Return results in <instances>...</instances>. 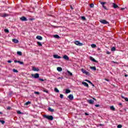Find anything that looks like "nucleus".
Segmentation results:
<instances>
[{
  "mask_svg": "<svg viewBox=\"0 0 128 128\" xmlns=\"http://www.w3.org/2000/svg\"><path fill=\"white\" fill-rule=\"evenodd\" d=\"M7 110H10V107H8Z\"/></svg>",
  "mask_w": 128,
  "mask_h": 128,
  "instance_id": "obj_54",
  "label": "nucleus"
},
{
  "mask_svg": "<svg viewBox=\"0 0 128 128\" xmlns=\"http://www.w3.org/2000/svg\"><path fill=\"white\" fill-rule=\"evenodd\" d=\"M68 98L70 100H74V95L70 94L68 96Z\"/></svg>",
  "mask_w": 128,
  "mask_h": 128,
  "instance_id": "obj_9",
  "label": "nucleus"
},
{
  "mask_svg": "<svg viewBox=\"0 0 128 128\" xmlns=\"http://www.w3.org/2000/svg\"><path fill=\"white\" fill-rule=\"evenodd\" d=\"M17 54H18V56H22V52L18 51L17 52Z\"/></svg>",
  "mask_w": 128,
  "mask_h": 128,
  "instance_id": "obj_24",
  "label": "nucleus"
},
{
  "mask_svg": "<svg viewBox=\"0 0 128 128\" xmlns=\"http://www.w3.org/2000/svg\"><path fill=\"white\" fill-rule=\"evenodd\" d=\"M20 20H22V22H26L28 19H26V18L23 16L20 18Z\"/></svg>",
  "mask_w": 128,
  "mask_h": 128,
  "instance_id": "obj_7",
  "label": "nucleus"
},
{
  "mask_svg": "<svg viewBox=\"0 0 128 128\" xmlns=\"http://www.w3.org/2000/svg\"><path fill=\"white\" fill-rule=\"evenodd\" d=\"M60 78H62L58 77V80H60Z\"/></svg>",
  "mask_w": 128,
  "mask_h": 128,
  "instance_id": "obj_53",
  "label": "nucleus"
},
{
  "mask_svg": "<svg viewBox=\"0 0 128 128\" xmlns=\"http://www.w3.org/2000/svg\"><path fill=\"white\" fill-rule=\"evenodd\" d=\"M57 70H58V72H62V68L60 67H58Z\"/></svg>",
  "mask_w": 128,
  "mask_h": 128,
  "instance_id": "obj_23",
  "label": "nucleus"
},
{
  "mask_svg": "<svg viewBox=\"0 0 128 128\" xmlns=\"http://www.w3.org/2000/svg\"><path fill=\"white\" fill-rule=\"evenodd\" d=\"M74 44H76V46H84V44L82 43H80L79 41L76 40V41Z\"/></svg>",
  "mask_w": 128,
  "mask_h": 128,
  "instance_id": "obj_5",
  "label": "nucleus"
},
{
  "mask_svg": "<svg viewBox=\"0 0 128 128\" xmlns=\"http://www.w3.org/2000/svg\"><path fill=\"white\" fill-rule=\"evenodd\" d=\"M54 38H60V36L58 34H55L54 35Z\"/></svg>",
  "mask_w": 128,
  "mask_h": 128,
  "instance_id": "obj_28",
  "label": "nucleus"
},
{
  "mask_svg": "<svg viewBox=\"0 0 128 128\" xmlns=\"http://www.w3.org/2000/svg\"><path fill=\"white\" fill-rule=\"evenodd\" d=\"M54 90L56 92H60V90L58 89V88H54Z\"/></svg>",
  "mask_w": 128,
  "mask_h": 128,
  "instance_id": "obj_26",
  "label": "nucleus"
},
{
  "mask_svg": "<svg viewBox=\"0 0 128 128\" xmlns=\"http://www.w3.org/2000/svg\"><path fill=\"white\" fill-rule=\"evenodd\" d=\"M4 32H6L7 34H8V32H10V30H8V29H4Z\"/></svg>",
  "mask_w": 128,
  "mask_h": 128,
  "instance_id": "obj_30",
  "label": "nucleus"
},
{
  "mask_svg": "<svg viewBox=\"0 0 128 128\" xmlns=\"http://www.w3.org/2000/svg\"><path fill=\"white\" fill-rule=\"evenodd\" d=\"M14 62L15 64H16V62H18V64H24V62H20V61H19V60H14Z\"/></svg>",
  "mask_w": 128,
  "mask_h": 128,
  "instance_id": "obj_10",
  "label": "nucleus"
},
{
  "mask_svg": "<svg viewBox=\"0 0 128 128\" xmlns=\"http://www.w3.org/2000/svg\"><path fill=\"white\" fill-rule=\"evenodd\" d=\"M30 20H32V19L31 18Z\"/></svg>",
  "mask_w": 128,
  "mask_h": 128,
  "instance_id": "obj_62",
  "label": "nucleus"
},
{
  "mask_svg": "<svg viewBox=\"0 0 128 128\" xmlns=\"http://www.w3.org/2000/svg\"><path fill=\"white\" fill-rule=\"evenodd\" d=\"M106 54H110V52H108V51H107V52H106Z\"/></svg>",
  "mask_w": 128,
  "mask_h": 128,
  "instance_id": "obj_44",
  "label": "nucleus"
},
{
  "mask_svg": "<svg viewBox=\"0 0 128 128\" xmlns=\"http://www.w3.org/2000/svg\"><path fill=\"white\" fill-rule=\"evenodd\" d=\"M110 110H113V112H114V110H116V108H114V107L112 106H110Z\"/></svg>",
  "mask_w": 128,
  "mask_h": 128,
  "instance_id": "obj_20",
  "label": "nucleus"
},
{
  "mask_svg": "<svg viewBox=\"0 0 128 128\" xmlns=\"http://www.w3.org/2000/svg\"><path fill=\"white\" fill-rule=\"evenodd\" d=\"M114 62V64H116V62Z\"/></svg>",
  "mask_w": 128,
  "mask_h": 128,
  "instance_id": "obj_59",
  "label": "nucleus"
},
{
  "mask_svg": "<svg viewBox=\"0 0 128 128\" xmlns=\"http://www.w3.org/2000/svg\"><path fill=\"white\" fill-rule=\"evenodd\" d=\"M7 62H8V64H10V62H12V61L10 60H8Z\"/></svg>",
  "mask_w": 128,
  "mask_h": 128,
  "instance_id": "obj_48",
  "label": "nucleus"
},
{
  "mask_svg": "<svg viewBox=\"0 0 128 128\" xmlns=\"http://www.w3.org/2000/svg\"><path fill=\"white\" fill-rule=\"evenodd\" d=\"M94 4H90V8H94Z\"/></svg>",
  "mask_w": 128,
  "mask_h": 128,
  "instance_id": "obj_41",
  "label": "nucleus"
},
{
  "mask_svg": "<svg viewBox=\"0 0 128 128\" xmlns=\"http://www.w3.org/2000/svg\"><path fill=\"white\" fill-rule=\"evenodd\" d=\"M93 100H96V98H93Z\"/></svg>",
  "mask_w": 128,
  "mask_h": 128,
  "instance_id": "obj_58",
  "label": "nucleus"
},
{
  "mask_svg": "<svg viewBox=\"0 0 128 128\" xmlns=\"http://www.w3.org/2000/svg\"><path fill=\"white\" fill-rule=\"evenodd\" d=\"M17 114H22V112L20 110L17 111Z\"/></svg>",
  "mask_w": 128,
  "mask_h": 128,
  "instance_id": "obj_37",
  "label": "nucleus"
},
{
  "mask_svg": "<svg viewBox=\"0 0 128 128\" xmlns=\"http://www.w3.org/2000/svg\"><path fill=\"white\" fill-rule=\"evenodd\" d=\"M53 58H62V57L60 56H58V54L54 55Z\"/></svg>",
  "mask_w": 128,
  "mask_h": 128,
  "instance_id": "obj_12",
  "label": "nucleus"
},
{
  "mask_svg": "<svg viewBox=\"0 0 128 128\" xmlns=\"http://www.w3.org/2000/svg\"><path fill=\"white\" fill-rule=\"evenodd\" d=\"M67 72H68V74L70 76H72V73L68 71Z\"/></svg>",
  "mask_w": 128,
  "mask_h": 128,
  "instance_id": "obj_34",
  "label": "nucleus"
},
{
  "mask_svg": "<svg viewBox=\"0 0 128 128\" xmlns=\"http://www.w3.org/2000/svg\"><path fill=\"white\" fill-rule=\"evenodd\" d=\"M34 94H40V92H35Z\"/></svg>",
  "mask_w": 128,
  "mask_h": 128,
  "instance_id": "obj_43",
  "label": "nucleus"
},
{
  "mask_svg": "<svg viewBox=\"0 0 128 128\" xmlns=\"http://www.w3.org/2000/svg\"><path fill=\"white\" fill-rule=\"evenodd\" d=\"M85 82H88L89 84H92V82H90V80H86Z\"/></svg>",
  "mask_w": 128,
  "mask_h": 128,
  "instance_id": "obj_39",
  "label": "nucleus"
},
{
  "mask_svg": "<svg viewBox=\"0 0 128 128\" xmlns=\"http://www.w3.org/2000/svg\"><path fill=\"white\" fill-rule=\"evenodd\" d=\"M33 70L34 72H38V70H40V69H38V68H36L35 67H34Z\"/></svg>",
  "mask_w": 128,
  "mask_h": 128,
  "instance_id": "obj_21",
  "label": "nucleus"
},
{
  "mask_svg": "<svg viewBox=\"0 0 128 128\" xmlns=\"http://www.w3.org/2000/svg\"><path fill=\"white\" fill-rule=\"evenodd\" d=\"M124 10V8H121V10Z\"/></svg>",
  "mask_w": 128,
  "mask_h": 128,
  "instance_id": "obj_55",
  "label": "nucleus"
},
{
  "mask_svg": "<svg viewBox=\"0 0 128 128\" xmlns=\"http://www.w3.org/2000/svg\"><path fill=\"white\" fill-rule=\"evenodd\" d=\"M82 84H83L84 86H86V88H88V84L86 82H82Z\"/></svg>",
  "mask_w": 128,
  "mask_h": 128,
  "instance_id": "obj_18",
  "label": "nucleus"
},
{
  "mask_svg": "<svg viewBox=\"0 0 128 128\" xmlns=\"http://www.w3.org/2000/svg\"><path fill=\"white\" fill-rule=\"evenodd\" d=\"M95 106H96V108H98V106H100V104H96V105H95Z\"/></svg>",
  "mask_w": 128,
  "mask_h": 128,
  "instance_id": "obj_47",
  "label": "nucleus"
},
{
  "mask_svg": "<svg viewBox=\"0 0 128 128\" xmlns=\"http://www.w3.org/2000/svg\"><path fill=\"white\" fill-rule=\"evenodd\" d=\"M92 84V86H94V84H92H92Z\"/></svg>",
  "mask_w": 128,
  "mask_h": 128,
  "instance_id": "obj_52",
  "label": "nucleus"
},
{
  "mask_svg": "<svg viewBox=\"0 0 128 128\" xmlns=\"http://www.w3.org/2000/svg\"><path fill=\"white\" fill-rule=\"evenodd\" d=\"M117 128H122V124H118V126H117Z\"/></svg>",
  "mask_w": 128,
  "mask_h": 128,
  "instance_id": "obj_38",
  "label": "nucleus"
},
{
  "mask_svg": "<svg viewBox=\"0 0 128 128\" xmlns=\"http://www.w3.org/2000/svg\"><path fill=\"white\" fill-rule=\"evenodd\" d=\"M111 50H112V52H114V50H116V48H115V47H112V48H111Z\"/></svg>",
  "mask_w": 128,
  "mask_h": 128,
  "instance_id": "obj_35",
  "label": "nucleus"
},
{
  "mask_svg": "<svg viewBox=\"0 0 128 128\" xmlns=\"http://www.w3.org/2000/svg\"><path fill=\"white\" fill-rule=\"evenodd\" d=\"M112 6L114 8H118V6L116 5L115 3H112Z\"/></svg>",
  "mask_w": 128,
  "mask_h": 128,
  "instance_id": "obj_14",
  "label": "nucleus"
},
{
  "mask_svg": "<svg viewBox=\"0 0 128 128\" xmlns=\"http://www.w3.org/2000/svg\"><path fill=\"white\" fill-rule=\"evenodd\" d=\"M2 114V112H0V114Z\"/></svg>",
  "mask_w": 128,
  "mask_h": 128,
  "instance_id": "obj_61",
  "label": "nucleus"
},
{
  "mask_svg": "<svg viewBox=\"0 0 128 128\" xmlns=\"http://www.w3.org/2000/svg\"><path fill=\"white\" fill-rule=\"evenodd\" d=\"M43 116L44 118L48 120H54V116H52L44 115Z\"/></svg>",
  "mask_w": 128,
  "mask_h": 128,
  "instance_id": "obj_1",
  "label": "nucleus"
},
{
  "mask_svg": "<svg viewBox=\"0 0 128 128\" xmlns=\"http://www.w3.org/2000/svg\"><path fill=\"white\" fill-rule=\"evenodd\" d=\"M106 2H101L100 4H102V8H104V10H108V8H106V6H105V4H106Z\"/></svg>",
  "mask_w": 128,
  "mask_h": 128,
  "instance_id": "obj_6",
  "label": "nucleus"
},
{
  "mask_svg": "<svg viewBox=\"0 0 128 128\" xmlns=\"http://www.w3.org/2000/svg\"><path fill=\"white\" fill-rule=\"evenodd\" d=\"M12 42H14L15 44L18 43V40L16 39H12Z\"/></svg>",
  "mask_w": 128,
  "mask_h": 128,
  "instance_id": "obj_19",
  "label": "nucleus"
},
{
  "mask_svg": "<svg viewBox=\"0 0 128 128\" xmlns=\"http://www.w3.org/2000/svg\"><path fill=\"white\" fill-rule=\"evenodd\" d=\"M60 98H64V95H63L62 94H60Z\"/></svg>",
  "mask_w": 128,
  "mask_h": 128,
  "instance_id": "obj_42",
  "label": "nucleus"
},
{
  "mask_svg": "<svg viewBox=\"0 0 128 128\" xmlns=\"http://www.w3.org/2000/svg\"><path fill=\"white\" fill-rule=\"evenodd\" d=\"M124 76H126H126H128V75L126 74L124 75Z\"/></svg>",
  "mask_w": 128,
  "mask_h": 128,
  "instance_id": "obj_56",
  "label": "nucleus"
},
{
  "mask_svg": "<svg viewBox=\"0 0 128 128\" xmlns=\"http://www.w3.org/2000/svg\"><path fill=\"white\" fill-rule=\"evenodd\" d=\"M14 72H18V71L16 69H13Z\"/></svg>",
  "mask_w": 128,
  "mask_h": 128,
  "instance_id": "obj_40",
  "label": "nucleus"
},
{
  "mask_svg": "<svg viewBox=\"0 0 128 128\" xmlns=\"http://www.w3.org/2000/svg\"><path fill=\"white\" fill-rule=\"evenodd\" d=\"M122 103L119 104V106H122Z\"/></svg>",
  "mask_w": 128,
  "mask_h": 128,
  "instance_id": "obj_57",
  "label": "nucleus"
},
{
  "mask_svg": "<svg viewBox=\"0 0 128 128\" xmlns=\"http://www.w3.org/2000/svg\"><path fill=\"white\" fill-rule=\"evenodd\" d=\"M81 18L82 20H86V17L84 16H82L81 17Z\"/></svg>",
  "mask_w": 128,
  "mask_h": 128,
  "instance_id": "obj_33",
  "label": "nucleus"
},
{
  "mask_svg": "<svg viewBox=\"0 0 128 128\" xmlns=\"http://www.w3.org/2000/svg\"><path fill=\"white\" fill-rule=\"evenodd\" d=\"M43 92H46V94H48V91L46 89H44Z\"/></svg>",
  "mask_w": 128,
  "mask_h": 128,
  "instance_id": "obj_36",
  "label": "nucleus"
},
{
  "mask_svg": "<svg viewBox=\"0 0 128 128\" xmlns=\"http://www.w3.org/2000/svg\"><path fill=\"white\" fill-rule=\"evenodd\" d=\"M91 46H92V48H96V44H91Z\"/></svg>",
  "mask_w": 128,
  "mask_h": 128,
  "instance_id": "obj_31",
  "label": "nucleus"
},
{
  "mask_svg": "<svg viewBox=\"0 0 128 128\" xmlns=\"http://www.w3.org/2000/svg\"><path fill=\"white\" fill-rule=\"evenodd\" d=\"M100 126H102V124H100Z\"/></svg>",
  "mask_w": 128,
  "mask_h": 128,
  "instance_id": "obj_60",
  "label": "nucleus"
},
{
  "mask_svg": "<svg viewBox=\"0 0 128 128\" xmlns=\"http://www.w3.org/2000/svg\"><path fill=\"white\" fill-rule=\"evenodd\" d=\"M81 71L82 72V74H86V76H90V72H86L84 69L82 68Z\"/></svg>",
  "mask_w": 128,
  "mask_h": 128,
  "instance_id": "obj_3",
  "label": "nucleus"
},
{
  "mask_svg": "<svg viewBox=\"0 0 128 128\" xmlns=\"http://www.w3.org/2000/svg\"><path fill=\"white\" fill-rule=\"evenodd\" d=\"M63 58H64V60H70V58H68V56L66 55H64L63 56Z\"/></svg>",
  "mask_w": 128,
  "mask_h": 128,
  "instance_id": "obj_11",
  "label": "nucleus"
},
{
  "mask_svg": "<svg viewBox=\"0 0 128 128\" xmlns=\"http://www.w3.org/2000/svg\"><path fill=\"white\" fill-rule=\"evenodd\" d=\"M48 110L49 112H54V110L52 108L50 107H49V108H48Z\"/></svg>",
  "mask_w": 128,
  "mask_h": 128,
  "instance_id": "obj_17",
  "label": "nucleus"
},
{
  "mask_svg": "<svg viewBox=\"0 0 128 128\" xmlns=\"http://www.w3.org/2000/svg\"><path fill=\"white\" fill-rule=\"evenodd\" d=\"M84 114L85 116H88L89 114L88 113L85 112Z\"/></svg>",
  "mask_w": 128,
  "mask_h": 128,
  "instance_id": "obj_50",
  "label": "nucleus"
},
{
  "mask_svg": "<svg viewBox=\"0 0 128 128\" xmlns=\"http://www.w3.org/2000/svg\"><path fill=\"white\" fill-rule=\"evenodd\" d=\"M90 60H92V62H98V61L96 60V59L90 56Z\"/></svg>",
  "mask_w": 128,
  "mask_h": 128,
  "instance_id": "obj_13",
  "label": "nucleus"
},
{
  "mask_svg": "<svg viewBox=\"0 0 128 128\" xmlns=\"http://www.w3.org/2000/svg\"><path fill=\"white\" fill-rule=\"evenodd\" d=\"M8 14L4 13L2 15H0L2 18H6V16H8Z\"/></svg>",
  "mask_w": 128,
  "mask_h": 128,
  "instance_id": "obj_15",
  "label": "nucleus"
},
{
  "mask_svg": "<svg viewBox=\"0 0 128 128\" xmlns=\"http://www.w3.org/2000/svg\"><path fill=\"white\" fill-rule=\"evenodd\" d=\"M30 104V101H28V102H26L24 104H25L26 106H28V104Z\"/></svg>",
  "mask_w": 128,
  "mask_h": 128,
  "instance_id": "obj_29",
  "label": "nucleus"
},
{
  "mask_svg": "<svg viewBox=\"0 0 128 128\" xmlns=\"http://www.w3.org/2000/svg\"><path fill=\"white\" fill-rule=\"evenodd\" d=\"M32 76L34 78H40V74L36 73L35 74H32Z\"/></svg>",
  "mask_w": 128,
  "mask_h": 128,
  "instance_id": "obj_4",
  "label": "nucleus"
},
{
  "mask_svg": "<svg viewBox=\"0 0 128 128\" xmlns=\"http://www.w3.org/2000/svg\"><path fill=\"white\" fill-rule=\"evenodd\" d=\"M70 90L66 89V94H70Z\"/></svg>",
  "mask_w": 128,
  "mask_h": 128,
  "instance_id": "obj_27",
  "label": "nucleus"
},
{
  "mask_svg": "<svg viewBox=\"0 0 128 128\" xmlns=\"http://www.w3.org/2000/svg\"><path fill=\"white\" fill-rule=\"evenodd\" d=\"M124 98L126 102H128V98Z\"/></svg>",
  "mask_w": 128,
  "mask_h": 128,
  "instance_id": "obj_46",
  "label": "nucleus"
},
{
  "mask_svg": "<svg viewBox=\"0 0 128 128\" xmlns=\"http://www.w3.org/2000/svg\"><path fill=\"white\" fill-rule=\"evenodd\" d=\"M100 22H101V24H110L108 22L104 20H100Z\"/></svg>",
  "mask_w": 128,
  "mask_h": 128,
  "instance_id": "obj_2",
  "label": "nucleus"
},
{
  "mask_svg": "<svg viewBox=\"0 0 128 128\" xmlns=\"http://www.w3.org/2000/svg\"><path fill=\"white\" fill-rule=\"evenodd\" d=\"M90 68L93 70H96V66H90Z\"/></svg>",
  "mask_w": 128,
  "mask_h": 128,
  "instance_id": "obj_22",
  "label": "nucleus"
},
{
  "mask_svg": "<svg viewBox=\"0 0 128 128\" xmlns=\"http://www.w3.org/2000/svg\"><path fill=\"white\" fill-rule=\"evenodd\" d=\"M0 122H1L2 124H4V123L6 122H4V120H0Z\"/></svg>",
  "mask_w": 128,
  "mask_h": 128,
  "instance_id": "obj_32",
  "label": "nucleus"
},
{
  "mask_svg": "<svg viewBox=\"0 0 128 128\" xmlns=\"http://www.w3.org/2000/svg\"><path fill=\"white\" fill-rule=\"evenodd\" d=\"M70 8L71 10H74V8H72V6H70Z\"/></svg>",
  "mask_w": 128,
  "mask_h": 128,
  "instance_id": "obj_51",
  "label": "nucleus"
},
{
  "mask_svg": "<svg viewBox=\"0 0 128 128\" xmlns=\"http://www.w3.org/2000/svg\"><path fill=\"white\" fill-rule=\"evenodd\" d=\"M88 102L90 104H94V101L92 100H87Z\"/></svg>",
  "mask_w": 128,
  "mask_h": 128,
  "instance_id": "obj_8",
  "label": "nucleus"
},
{
  "mask_svg": "<svg viewBox=\"0 0 128 128\" xmlns=\"http://www.w3.org/2000/svg\"><path fill=\"white\" fill-rule=\"evenodd\" d=\"M37 44H38L39 46H42V42H37Z\"/></svg>",
  "mask_w": 128,
  "mask_h": 128,
  "instance_id": "obj_25",
  "label": "nucleus"
},
{
  "mask_svg": "<svg viewBox=\"0 0 128 128\" xmlns=\"http://www.w3.org/2000/svg\"><path fill=\"white\" fill-rule=\"evenodd\" d=\"M39 80H40L41 82H44V79H42V78H39Z\"/></svg>",
  "mask_w": 128,
  "mask_h": 128,
  "instance_id": "obj_45",
  "label": "nucleus"
},
{
  "mask_svg": "<svg viewBox=\"0 0 128 128\" xmlns=\"http://www.w3.org/2000/svg\"><path fill=\"white\" fill-rule=\"evenodd\" d=\"M36 38L37 40H42V36H38L36 37Z\"/></svg>",
  "mask_w": 128,
  "mask_h": 128,
  "instance_id": "obj_16",
  "label": "nucleus"
},
{
  "mask_svg": "<svg viewBox=\"0 0 128 128\" xmlns=\"http://www.w3.org/2000/svg\"><path fill=\"white\" fill-rule=\"evenodd\" d=\"M105 80H106V82H110V80L107 78H105Z\"/></svg>",
  "mask_w": 128,
  "mask_h": 128,
  "instance_id": "obj_49",
  "label": "nucleus"
}]
</instances>
